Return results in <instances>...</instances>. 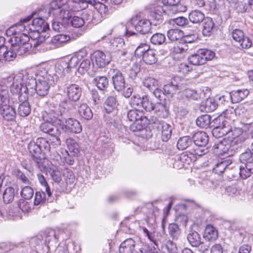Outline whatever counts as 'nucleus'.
Segmentation results:
<instances>
[{"label":"nucleus","instance_id":"obj_43","mask_svg":"<svg viewBox=\"0 0 253 253\" xmlns=\"http://www.w3.org/2000/svg\"><path fill=\"white\" fill-rule=\"evenodd\" d=\"M142 58L144 62L149 65H152L157 61L156 52L152 49L146 52Z\"/></svg>","mask_w":253,"mask_h":253},{"label":"nucleus","instance_id":"obj_35","mask_svg":"<svg viewBox=\"0 0 253 253\" xmlns=\"http://www.w3.org/2000/svg\"><path fill=\"white\" fill-rule=\"evenodd\" d=\"M160 118H165L168 117L169 110L167 106L162 103H157L154 106L153 110Z\"/></svg>","mask_w":253,"mask_h":253},{"label":"nucleus","instance_id":"obj_37","mask_svg":"<svg viewBox=\"0 0 253 253\" xmlns=\"http://www.w3.org/2000/svg\"><path fill=\"white\" fill-rule=\"evenodd\" d=\"M93 80L98 88L101 90H105L109 87V81L106 76H96Z\"/></svg>","mask_w":253,"mask_h":253},{"label":"nucleus","instance_id":"obj_46","mask_svg":"<svg viewBox=\"0 0 253 253\" xmlns=\"http://www.w3.org/2000/svg\"><path fill=\"white\" fill-rule=\"evenodd\" d=\"M202 54L200 53V50L197 52L190 56L188 58V61L190 63L194 65H200L205 64Z\"/></svg>","mask_w":253,"mask_h":253},{"label":"nucleus","instance_id":"obj_9","mask_svg":"<svg viewBox=\"0 0 253 253\" xmlns=\"http://www.w3.org/2000/svg\"><path fill=\"white\" fill-rule=\"evenodd\" d=\"M24 76L21 73L12 74L6 77L7 82L10 84L11 91L14 94H22V89L24 85Z\"/></svg>","mask_w":253,"mask_h":253},{"label":"nucleus","instance_id":"obj_32","mask_svg":"<svg viewBox=\"0 0 253 253\" xmlns=\"http://www.w3.org/2000/svg\"><path fill=\"white\" fill-rule=\"evenodd\" d=\"M196 125L198 126L203 128H208L210 125L212 124L213 126V121L211 122V117L208 114H205L200 116L196 120ZM213 127V126H211Z\"/></svg>","mask_w":253,"mask_h":253},{"label":"nucleus","instance_id":"obj_3","mask_svg":"<svg viewBox=\"0 0 253 253\" xmlns=\"http://www.w3.org/2000/svg\"><path fill=\"white\" fill-rule=\"evenodd\" d=\"M228 121L229 120L224 119L222 116H218L214 119L213 120L212 135L216 138L228 135V137H231V140L240 137L243 131L240 128L234 127V122L230 123V128L227 130L226 122H229Z\"/></svg>","mask_w":253,"mask_h":253},{"label":"nucleus","instance_id":"obj_23","mask_svg":"<svg viewBox=\"0 0 253 253\" xmlns=\"http://www.w3.org/2000/svg\"><path fill=\"white\" fill-rule=\"evenodd\" d=\"M151 22L147 19H141L135 25V29L140 34L145 35L149 33L151 29Z\"/></svg>","mask_w":253,"mask_h":253},{"label":"nucleus","instance_id":"obj_57","mask_svg":"<svg viewBox=\"0 0 253 253\" xmlns=\"http://www.w3.org/2000/svg\"><path fill=\"white\" fill-rule=\"evenodd\" d=\"M155 104L149 101L148 96L144 95L142 97V102L141 105L143 109L147 112H150L154 109Z\"/></svg>","mask_w":253,"mask_h":253},{"label":"nucleus","instance_id":"obj_63","mask_svg":"<svg viewBox=\"0 0 253 253\" xmlns=\"http://www.w3.org/2000/svg\"><path fill=\"white\" fill-rule=\"evenodd\" d=\"M183 96L188 99H197L199 97V95L197 92L190 88L185 89L183 92Z\"/></svg>","mask_w":253,"mask_h":253},{"label":"nucleus","instance_id":"obj_62","mask_svg":"<svg viewBox=\"0 0 253 253\" xmlns=\"http://www.w3.org/2000/svg\"><path fill=\"white\" fill-rule=\"evenodd\" d=\"M167 241V235L163 233L160 234L159 235L158 234L156 238L154 237L153 242L157 247L159 245L164 247Z\"/></svg>","mask_w":253,"mask_h":253},{"label":"nucleus","instance_id":"obj_15","mask_svg":"<svg viewBox=\"0 0 253 253\" xmlns=\"http://www.w3.org/2000/svg\"><path fill=\"white\" fill-rule=\"evenodd\" d=\"M62 129L67 132L79 133L82 130V127L80 123L77 120L69 118L66 120L65 124L62 126Z\"/></svg>","mask_w":253,"mask_h":253},{"label":"nucleus","instance_id":"obj_14","mask_svg":"<svg viewBox=\"0 0 253 253\" xmlns=\"http://www.w3.org/2000/svg\"><path fill=\"white\" fill-rule=\"evenodd\" d=\"M64 92L66 94L69 101L76 102L81 98L82 89L79 85L71 84L65 87Z\"/></svg>","mask_w":253,"mask_h":253},{"label":"nucleus","instance_id":"obj_60","mask_svg":"<svg viewBox=\"0 0 253 253\" xmlns=\"http://www.w3.org/2000/svg\"><path fill=\"white\" fill-rule=\"evenodd\" d=\"M44 192L38 191L36 192L34 199V205L38 206L43 204L45 201Z\"/></svg>","mask_w":253,"mask_h":253},{"label":"nucleus","instance_id":"obj_54","mask_svg":"<svg viewBox=\"0 0 253 253\" xmlns=\"http://www.w3.org/2000/svg\"><path fill=\"white\" fill-rule=\"evenodd\" d=\"M205 107L204 111L206 112H212L216 109L217 104L213 99L209 98L207 99L204 103H203L201 107Z\"/></svg>","mask_w":253,"mask_h":253},{"label":"nucleus","instance_id":"obj_16","mask_svg":"<svg viewBox=\"0 0 253 253\" xmlns=\"http://www.w3.org/2000/svg\"><path fill=\"white\" fill-rule=\"evenodd\" d=\"M49 29V26L47 22L42 18H34L30 27V30L39 33L46 32Z\"/></svg>","mask_w":253,"mask_h":253},{"label":"nucleus","instance_id":"obj_51","mask_svg":"<svg viewBox=\"0 0 253 253\" xmlns=\"http://www.w3.org/2000/svg\"><path fill=\"white\" fill-rule=\"evenodd\" d=\"M239 160L243 164L253 163V154L248 148L240 154Z\"/></svg>","mask_w":253,"mask_h":253},{"label":"nucleus","instance_id":"obj_52","mask_svg":"<svg viewBox=\"0 0 253 253\" xmlns=\"http://www.w3.org/2000/svg\"><path fill=\"white\" fill-rule=\"evenodd\" d=\"M192 144V140L188 136L180 138L177 143V147L179 150H184L188 148Z\"/></svg>","mask_w":253,"mask_h":253},{"label":"nucleus","instance_id":"obj_7","mask_svg":"<svg viewBox=\"0 0 253 253\" xmlns=\"http://www.w3.org/2000/svg\"><path fill=\"white\" fill-rule=\"evenodd\" d=\"M149 124L153 129L161 131L162 140L167 142L171 136L172 127L167 123L159 120L157 118L150 117L148 119Z\"/></svg>","mask_w":253,"mask_h":253},{"label":"nucleus","instance_id":"obj_6","mask_svg":"<svg viewBox=\"0 0 253 253\" xmlns=\"http://www.w3.org/2000/svg\"><path fill=\"white\" fill-rule=\"evenodd\" d=\"M55 84L54 77L46 74L45 76H38V82L36 88V92L40 96H46L51 86Z\"/></svg>","mask_w":253,"mask_h":253},{"label":"nucleus","instance_id":"obj_36","mask_svg":"<svg viewBox=\"0 0 253 253\" xmlns=\"http://www.w3.org/2000/svg\"><path fill=\"white\" fill-rule=\"evenodd\" d=\"M202 33L204 36H210L213 31L214 23L211 18H206L203 21Z\"/></svg>","mask_w":253,"mask_h":253},{"label":"nucleus","instance_id":"obj_56","mask_svg":"<svg viewBox=\"0 0 253 253\" xmlns=\"http://www.w3.org/2000/svg\"><path fill=\"white\" fill-rule=\"evenodd\" d=\"M150 49L149 45L146 43H141L135 50V56L138 58H142Z\"/></svg>","mask_w":253,"mask_h":253},{"label":"nucleus","instance_id":"obj_40","mask_svg":"<svg viewBox=\"0 0 253 253\" xmlns=\"http://www.w3.org/2000/svg\"><path fill=\"white\" fill-rule=\"evenodd\" d=\"M205 18L204 13L198 10H193L189 14V19L193 23H200Z\"/></svg>","mask_w":253,"mask_h":253},{"label":"nucleus","instance_id":"obj_33","mask_svg":"<svg viewBox=\"0 0 253 253\" xmlns=\"http://www.w3.org/2000/svg\"><path fill=\"white\" fill-rule=\"evenodd\" d=\"M187 239L189 243L193 247H197L202 241L200 234L195 231L191 230L187 234Z\"/></svg>","mask_w":253,"mask_h":253},{"label":"nucleus","instance_id":"obj_42","mask_svg":"<svg viewBox=\"0 0 253 253\" xmlns=\"http://www.w3.org/2000/svg\"><path fill=\"white\" fill-rule=\"evenodd\" d=\"M169 233L173 240H177L180 237L181 233L180 229L176 223H170L169 224Z\"/></svg>","mask_w":253,"mask_h":253},{"label":"nucleus","instance_id":"obj_13","mask_svg":"<svg viewBox=\"0 0 253 253\" xmlns=\"http://www.w3.org/2000/svg\"><path fill=\"white\" fill-rule=\"evenodd\" d=\"M181 0H162L163 3L167 7L168 15H172L178 12H184L187 7L180 3Z\"/></svg>","mask_w":253,"mask_h":253},{"label":"nucleus","instance_id":"obj_45","mask_svg":"<svg viewBox=\"0 0 253 253\" xmlns=\"http://www.w3.org/2000/svg\"><path fill=\"white\" fill-rule=\"evenodd\" d=\"M31 111V106L28 101H24L19 104L18 113L21 117H26L29 115Z\"/></svg>","mask_w":253,"mask_h":253},{"label":"nucleus","instance_id":"obj_17","mask_svg":"<svg viewBox=\"0 0 253 253\" xmlns=\"http://www.w3.org/2000/svg\"><path fill=\"white\" fill-rule=\"evenodd\" d=\"M167 7L162 6L161 5H157L154 7L151 12V17L152 18L156 21V23L154 24L155 25L162 23L163 22V13H165L168 15V11L166 9Z\"/></svg>","mask_w":253,"mask_h":253},{"label":"nucleus","instance_id":"obj_48","mask_svg":"<svg viewBox=\"0 0 253 253\" xmlns=\"http://www.w3.org/2000/svg\"><path fill=\"white\" fill-rule=\"evenodd\" d=\"M144 209L147 210L146 212L148 218L154 219L158 215L159 212V209L157 207H154L152 203H147L144 207Z\"/></svg>","mask_w":253,"mask_h":253},{"label":"nucleus","instance_id":"obj_39","mask_svg":"<svg viewBox=\"0 0 253 253\" xmlns=\"http://www.w3.org/2000/svg\"><path fill=\"white\" fill-rule=\"evenodd\" d=\"M231 164L229 160L221 161L215 164L213 167V171L218 175L222 174L226 169H228V167Z\"/></svg>","mask_w":253,"mask_h":253},{"label":"nucleus","instance_id":"obj_49","mask_svg":"<svg viewBox=\"0 0 253 253\" xmlns=\"http://www.w3.org/2000/svg\"><path fill=\"white\" fill-rule=\"evenodd\" d=\"M165 35L162 33H157L152 35L150 38L152 44L155 45H161L165 43Z\"/></svg>","mask_w":253,"mask_h":253},{"label":"nucleus","instance_id":"obj_2","mask_svg":"<svg viewBox=\"0 0 253 253\" xmlns=\"http://www.w3.org/2000/svg\"><path fill=\"white\" fill-rule=\"evenodd\" d=\"M28 150L32 160L41 171H46L47 168L45 165L44 154L50 151V145L45 138L41 137L36 141L29 143Z\"/></svg>","mask_w":253,"mask_h":253},{"label":"nucleus","instance_id":"obj_50","mask_svg":"<svg viewBox=\"0 0 253 253\" xmlns=\"http://www.w3.org/2000/svg\"><path fill=\"white\" fill-rule=\"evenodd\" d=\"M127 117L128 120L131 122H141V113L137 109H131L128 111Z\"/></svg>","mask_w":253,"mask_h":253},{"label":"nucleus","instance_id":"obj_41","mask_svg":"<svg viewBox=\"0 0 253 253\" xmlns=\"http://www.w3.org/2000/svg\"><path fill=\"white\" fill-rule=\"evenodd\" d=\"M240 167V175L243 179H246L253 173V163L244 164Z\"/></svg>","mask_w":253,"mask_h":253},{"label":"nucleus","instance_id":"obj_47","mask_svg":"<svg viewBox=\"0 0 253 253\" xmlns=\"http://www.w3.org/2000/svg\"><path fill=\"white\" fill-rule=\"evenodd\" d=\"M63 175L64 177L66 185L64 187L68 185H72L75 180V177L72 171L69 169H65L63 171Z\"/></svg>","mask_w":253,"mask_h":253},{"label":"nucleus","instance_id":"obj_58","mask_svg":"<svg viewBox=\"0 0 253 253\" xmlns=\"http://www.w3.org/2000/svg\"><path fill=\"white\" fill-rule=\"evenodd\" d=\"M200 53L202 54L205 63L208 60H211L213 58L215 53L213 51L208 49H200Z\"/></svg>","mask_w":253,"mask_h":253},{"label":"nucleus","instance_id":"obj_25","mask_svg":"<svg viewBox=\"0 0 253 253\" xmlns=\"http://www.w3.org/2000/svg\"><path fill=\"white\" fill-rule=\"evenodd\" d=\"M38 78H28L25 84H24L22 92L23 93L31 94V95L36 92V88L37 87Z\"/></svg>","mask_w":253,"mask_h":253},{"label":"nucleus","instance_id":"obj_64","mask_svg":"<svg viewBox=\"0 0 253 253\" xmlns=\"http://www.w3.org/2000/svg\"><path fill=\"white\" fill-rule=\"evenodd\" d=\"M16 208H15L10 206L5 210V211L4 214L9 219H13L18 216L19 211Z\"/></svg>","mask_w":253,"mask_h":253},{"label":"nucleus","instance_id":"obj_38","mask_svg":"<svg viewBox=\"0 0 253 253\" xmlns=\"http://www.w3.org/2000/svg\"><path fill=\"white\" fill-rule=\"evenodd\" d=\"M9 94L7 88L4 85H0V110L4 106L9 104Z\"/></svg>","mask_w":253,"mask_h":253},{"label":"nucleus","instance_id":"obj_18","mask_svg":"<svg viewBox=\"0 0 253 253\" xmlns=\"http://www.w3.org/2000/svg\"><path fill=\"white\" fill-rule=\"evenodd\" d=\"M40 129L43 132L51 136H60L61 134L60 130L52 123L44 122L41 124Z\"/></svg>","mask_w":253,"mask_h":253},{"label":"nucleus","instance_id":"obj_21","mask_svg":"<svg viewBox=\"0 0 253 253\" xmlns=\"http://www.w3.org/2000/svg\"><path fill=\"white\" fill-rule=\"evenodd\" d=\"M71 40V37L66 34H58L53 36L50 41L53 48H58L64 46Z\"/></svg>","mask_w":253,"mask_h":253},{"label":"nucleus","instance_id":"obj_10","mask_svg":"<svg viewBox=\"0 0 253 253\" xmlns=\"http://www.w3.org/2000/svg\"><path fill=\"white\" fill-rule=\"evenodd\" d=\"M234 148L232 146L230 140L223 139L215 143L213 146L214 153L218 155H225L226 157L234 154Z\"/></svg>","mask_w":253,"mask_h":253},{"label":"nucleus","instance_id":"obj_59","mask_svg":"<svg viewBox=\"0 0 253 253\" xmlns=\"http://www.w3.org/2000/svg\"><path fill=\"white\" fill-rule=\"evenodd\" d=\"M140 71V65L138 63L133 64L129 70L128 73L129 77L132 80L135 79L136 78L137 74L139 73Z\"/></svg>","mask_w":253,"mask_h":253},{"label":"nucleus","instance_id":"obj_53","mask_svg":"<svg viewBox=\"0 0 253 253\" xmlns=\"http://www.w3.org/2000/svg\"><path fill=\"white\" fill-rule=\"evenodd\" d=\"M163 89L166 95L172 97L173 94L177 92L179 88L177 84H174L172 83H169L164 85Z\"/></svg>","mask_w":253,"mask_h":253},{"label":"nucleus","instance_id":"obj_19","mask_svg":"<svg viewBox=\"0 0 253 253\" xmlns=\"http://www.w3.org/2000/svg\"><path fill=\"white\" fill-rule=\"evenodd\" d=\"M82 17L85 23L96 24L101 21V18H99V14L98 12H94L91 9L84 11L82 14Z\"/></svg>","mask_w":253,"mask_h":253},{"label":"nucleus","instance_id":"obj_5","mask_svg":"<svg viewBox=\"0 0 253 253\" xmlns=\"http://www.w3.org/2000/svg\"><path fill=\"white\" fill-rule=\"evenodd\" d=\"M49 109L42 114L44 122L61 125L62 123L63 115L65 112V107L61 104L51 102L49 105Z\"/></svg>","mask_w":253,"mask_h":253},{"label":"nucleus","instance_id":"obj_61","mask_svg":"<svg viewBox=\"0 0 253 253\" xmlns=\"http://www.w3.org/2000/svg\"><path fill=\"white\" fill-rule=\"evenodd\" d=\"M34 195V190L30 186L24 187L21 191V195L25 199L29 200Z\"/></svg>","mask_w":253,"mask_h":253},{"label":"nucleus","instance_id":"obj_29","mask_svg":"<svg viewBox=\"0 0 253 253\" xmlns=\"http://www.w3.org/2000/svg\"><path fill=\"white\" fill-rule=\"evenodd\" d=\"M203 237L208 242L214 241L218 237L217 231L212 226L207 225L205 229Z\"/></svg>","mask_w":253,"mask_h":253},{"label":"nucleus","instance_id":"obj_55","mask_svg":"<svg viewBox=\"0 0 253 253\" xmlns=\"http://www.w3.org/2000/svg\"><path fill=\"white\" fill-rule=\"evenodd\" d=\"M143 84L144 86L148 88L151 91L156 88L158 86V81L151 77L145 78L143 81Z\"/></svg>","mask_w":253,"mask_h":253},{"label":"nucleus","instance_id":"obj_26","mask_svg":"<svg viewBox=\"0 0 253 253\" xmlns=\"http://www.w3.org/2000/svg\"><path fill=\"white\" fill-rule=\"evenodd\" d=\"M135 242L132 238H128L123 242L120 246V253H133L134 251Z\"/></svg>","mask_w":253,"mask_h":253},{"label":"nucleus","instance_id":"obj_4","mask_svg":"<svg viewBox=\"0 0 253 253\" xmlns=\"http://www.w3.org/2000/svg\"><path fill=\"white\" fill-rule=\"evenodd\" d=\"M249 109V103L245 102L238 105L235 109L229 108L226 109L219 116H222L224 119L229 120V122H226L227 130L230 128V123L234 122L236 118L241 119V123L244 125H250L252 122L247 116Z\"/></svg>","mask_w":253,"mask_h":253},{"label":"nucleus","instance_id":"obj_44","mask_svg":"<svg viewBox=\"0 0 253 253\" xmlns=\"http://www.w3.org/2000/svg\"><path fill=\"white\" fill-rule=\"evenodd\" d=\"M244 137L235 138V139L230 140V143L234 148V154L238 151L239 149L245 146L248 142Z\"/></svg>","mask_w":253,"mask_h":253},{"label":"nucleus","instance_id":"obj_30","mask_svg":"<svg viewBox=\"0 0 253 253\" xmlns=\"http://www.w3.org/2000/svg\"><path fill=\"white\" fill-rule=\"evenodd\" d=\"M118 106V102L116 97L109 96L106 99L104 103V108L107 113L112 112L116 109Z\"/></svg>","mask_w":253,"mask_h":253},{"label":"nucleus","instance_id":"obj_1","mask_svg":"<svg viewBox=\"0 0 253 253\" xmlns=\"http://www.w3.org/2000/svg\"><path fill=\"white\" fill-rule=\"evenodd\" d=\"M26 26L20 24L16 26L17 29L14 30L13 36L8 40L10 43V48L7 50L2 60L7 61L13 60L17 55H22L29 51L32 45L29 42V37L26 33H22Z\"/></svg>","mask_w":253,"mask_h":253},{"label":"nucleus","instance_id":"obj_8","mask_svg":"<svg viewBox=\"0 0 253 253\" xmlns=\"http://www.w3.org/2000/svg\"><path fill=\"white\" fill-rule=\"evenodd\" d=\"M76 4L80 6L81 9H84L88 7V4L94 7L96 11L99 14V18H102L107 13L108 7L103 3L96 2L95 0H74Z\"/></svg>","mask_w":253,"mask_h":253},{"label":"nucleus","instance_id":"obj_22","mask_svg":"<svg viewBox=\"0 0 253 253\" xmlns=\"http://www.w3.org/2000/svg\"><path fill=\"white\" fill-rule=\"evenodd\" d=\"M194 144L199 147H205L209 141V136L204 131H198L195 133L192 136Z\"/></svg>","mask_w":253,"mask_h":253},{"label":"nucleus","instance_id":"obj_28","mask_svg":"<svg viewBox=\"0 0 253 253\" xmlns=\"http://www.w3.org/2000/svg\"><path fill=\"white\" fill-rule=\"evenodd\" d=\"M18 189L16 185L6 188L3 194V200L5 203L8 204L11 202L15 196V193L18 192Z\"/></svg>","mask_w":253,"mask_h":253},{"label":"nucleus","instance_id":"obj_27","mask_svg":"<svg viewBox=\"0 0 253 253\" xmlns=\"http://www.w3.org/2000/svg\"><path fill=\"white\" fill-rule=\"evenodd\" d=\"M66 144L68 149V155L78 157L80 154V147L78 143L73 138H69L66 139Z\"/></svg>","mask_w":253,"mask_h":253},{"label":"nucleus","instance_id":"obj_12","mask_svg":"<svg viewBox=\"0 0 253 253\" xmlns=\"http://www.w3.org/2000/svg\"><path fill=\"white\" fill-rule=\"evenodd\" d=\"M112 73V83L114 88L117 91L123 90L126 86L125 77L122 73L118 69H111L109 74Z\"/></svg>","mask_w":253,"mask_h":253},{"label":"nucleus","instance_id":"obj_34","mask_svg":"<svg viewBox=\"0 0 253 253\" xmlns=\"http://www.w3.org/2000/svg\"><path fill=\"white\" fill-rule=\"evenodd\" d=\"M167 36L171 42H180L183 37V32L177 29H172L168 31Z\"/></svg>","mask_w":253,"mask_h":253},{"label":"nucleus","instance_id":"obj_24","mask_svg":"<svg viewBox=\"0 0 253 253\" xmlns=\"http://www.w3.org/2000/svg\"><path fill=\"white\" fill-rule=\"evenodd\" d=\"M0 113L3 118L7 121H14L16 118V111L15 109L10 106L9 104L4 106V107L0 110Z\"/></svg>","mask_w":253,"mask_h":253},{"label":"nucleus","instance_id":"obj_31","mask_svg":"<svg viewBox=\"0 0 253 253\" xmlns=\"http://www.w3.org/2000/svg\"><path fill=\"white\" fill-rule=\"evenodd\" d=\"M78 112L80 115L85 120H90L93 116L91 110L85 103L80 104L78 107Z\"/></svg>","mask_w":253,"mask_h":253},{"label":"nucleus","instance_id":"obj_11","mask_svg":"<svg viewBox=\"0 0 253 253\" xmlns=\"http://www.w3.org/2000/svg\"><path fill=\"white\" fill-rule=\"evenodd\" d=\"M91 60L93 64H95L98 67L102 68L110 63L111 61V56L109 52L96 50L93 52Z\"/></svg>","mask_w":253,"mask_h":253},{"label":"nucleus","instance_id":"obj_20","mask_svg":"<svg viewBox=\"0 0 253 253\" xmlns=\"http://www.w3.org/2000/svg\"><path fill=\"white\" fill-rule=\"evenodd\" d=\"M249 94V91L247 89L233 90L230 93L227 92L232 103H238L243 100Z\"/></svg>","mask_w":253,"mask_h":253}]
</instances>
